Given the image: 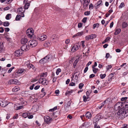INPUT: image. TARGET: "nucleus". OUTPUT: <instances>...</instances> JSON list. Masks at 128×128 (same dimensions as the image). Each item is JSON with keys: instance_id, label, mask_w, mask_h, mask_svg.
Wrapping results in <instances>:
<instances>
[{"instance_id": "1", "label": "nucleus", "mask_w": 128, "mask_h": 128, "mask_svg": "<svg viewBox=\"0 0 128 128\" xmlns=\"http://www.w3.org/2000/svg\"><path fill=\"white\" fill-rule=\"evenodd\" d=\"M52 56L50 54H48L45 57L41 60L39 61L40 63L41 64H44L48 62L49 60L51 58Z\"/></svg>"}, {"instance_id": "2", "label": "nucleus", "mask_w": 128, "mask_h": 128, "mask_svg": "<svg viewBox=\"0 0 128 128\" xmlns=\"http://www.w3.org/2000/svg\"><path fill=\"white\" fill-rule=\"evenodd\" d=\"M34 31L32 29H28L26 31V34L28 37L31 38L33 37L34 36H34L33 34Z\"/></svg>"}, {"instance_id": "3", "label": "nucleus", "mask_w": 128, "mask_h": 128, "mask_svg": "<svg viewBox=\"0 0 128 128\" xmlns=\"http://www.w3.org/2000/svg\"><path fill=\"white\" fill-rule=\"evenodd\" d=\"M19 81L17 79L14 78L11 79L8 82V84H19Z\"/></svg>"}, {"instance_id": "4", "label": "nucleus", "mask_w": 128, "mask_h": 128, "mask_svg": "<svg viewBox=\"0 0 128 128\" xmlns=\"http://www.w3.org/2000/svg\"><path fill=\"white\" fill-rule=\"evenodd\" d=\"M46 35H39L37 37L35 36V38L36 40H39L42 41L45 40L46 38Z\"/></svg>"}, {"instance_id": "5", "label": "nucleus", "mask_w": 128, "mask_h": 128, "mask_svg": "<svg viewBox=\"0 0 128 128\" xmlns=\"http://www.w3.org/2000/svg\"><path fill=\"white\" fill-rule=\"evenodd\" d=\"M39 82L44 85H47L48 83V81L45 78H40L39 79Z\"/></svg>"}, {"instance_id": "6", "label": "nucleus", "mask_w": 128, "mask_h": 128, "mask_svg": "<svg viewBox=\"0 0 128 128\" xmlns=\"http://www.w3.org/2000/svg\"><path fill=\"white\" fill-rule=\"evenodd\" d=\"M44 121L47 124H50L51 122L52 118H50L48 116H46L44 118Z\"/></svg>"}, {"instance_id": "7", "label": "nucleus", "mask_w": 128, "mask_h": 128, "mask_svg": "<svg viewBox=\"0 0 128 128\" xmlns=\"http://www.w3.org/2000/svg\"><path fill=\"white\" fill-rule=\"evenodd\" d=\"M30 44V46L31 47H33L36 46L37 44V42L35 40H33L29 42L28 44Z\"/></svg>"}, {"instance_id": "8", "label": "nucleus", "mask_w": 128, "mask_h": 128, "mask_svg": "<svg viewBox=\"0 0 128 128\" xmlns=\"http://www.w3.org/2000/svg\"><path fill=\"white\" fill-rule=\"evenodd\" d=\"M96 37V34H91L90 35L86 36L85 37V39L86 40H88L89 39H92Z\"/></svg>"}, {"instance_id": "9", "label": "nucleus", "mask_w": 128, "mask_h": 128, "mask_svg": "<svg viewBox=\"0 0 128 128\" xmlns=\"http://www.w3.org/2000/svg\"><path fill=\"white\" fill-rule=\"evenodd\" d=\"M125 112V110L122 108H121L118 112V115H122V116L124 117V113Z\"/></svg>"}, {"instance_id": "10", "label": "nucleus", "mask_w": 128, "mask_h": 128, "mask_svg": "<svg viewBox=\"0 0 128 128\" xmlns=\"http://www.w3.org/2000/svg\"><path fill=\"white\" fill-rule=\"evenodd\" d=\"M52 41L54 43H56L58 40V36L56 35H53L52 37Z\"/></svg>"}, {"instance_id": "11", "label": "nucleus", "mask_w": 128, "mask_h": 128, "mask_svg": "<svg viewBox=\"0 0 128 128\" xmlns=\"http://www.w3.org/2000/svg\"><path fill=\"white\" fill-rule=\"evenodd\" d=\"M120 102H118L114 106V108H117V109H120L122 106V105H123V103H121L120 104Z\"/></svg>"}, {"instance_id": "12", "label": "nucleus", "mask_w": 128, "mask_h": 128, "mask_svg": "<svg viewBox=\"0 0 128 128\" xmlns=\"http://www.w3.org/2000/svg\"><path fill=\"white\" fill-rule=\"evenodd\" d=\"M22 54V52L20 50L16 51L14 52V55L17 56L21 55Z\"/></svg>"}, {"instance_id": "13", "label": "nucleus", "mask_w": 128, "mask_h": 128, "mask_svg": "<svg viewBox=\"0 0 128 128\" xmlns=\"http://www.w3.org/2000/svg\"><path fill=\"white\" fill-rule=\"evenodd\" d=\"M28 1V0H25L24 1V3L25 4L24 6V9H27L30 5L29 3H26Z\"/></svg>"}, {"instance_id": "14", "label": "nucleus", "mask_w": 128, "mask_h": 128, "mask_svg": "<svg viewBox=\"0 0 128 128\" xmlns=\"http://www.w3.org/2000/svg\"><path fill=\"white\" fill-rule=\"evenodd\" d=\"M14 74H15L14 77L16 78L20 76L21 74L18 70L15 71L14 73Z\"/></svg>"}, {"instance_id": "15", "label": "nucleus", "mask_w": 128, "mask_h": 128, "mask_svg": "<svg viewBox=\"0 0 128 128\" xmlns=\"http://www.w3.org/2000/svg\"><path fill=\"white\" fill-rule=\"evenodd\" d=\"M109 100V98H107L106 100H104V102H102L100 105L98 106V108L99 109H101V108L104 106V104L106 102H108V100Z\"/></svg>"}, {"instance_id": "16", "label": "nucleus", "mask_w": 128, "mask_h": 128, "mask_svg": "<svg viewBox=\"0 0 128 128\" xmlns=\"http://www.w3.org/2000/svg\"><path fill=\"white\" fill-rule=\"evenodd\" d=\"M28 41V40L26 38H22V39L21 42L22 44H24L26 43Z\"/></svg>"}, {"instance_id": "17", "label": "nucleus", "mask_w": 128, "mask_h": 128, "mask_svg": "<svg viewBox=\"0 0 128 128\" xmlns=\"http://www.w3.org/2000/svg\"><path fill=\"white\" fill-rule=\"evenodd\" d=\"M70 102L69 101L66 104H65L64 107L66 110H68V108L70 106Z\"/></svg>"}, {"instance_id": "18", "label": "nucleus", "mask_w": 128, "mask_h": 128, "mask_svg": "<svg viewBox=\"0 0 128 128\" xmlns=\"http://www.w3.org/2000/svg\"><path fill=\"white\" fill-rule=\"evenodd\" d=\"M21 49L22 50L24 51L27 50L28 49L27 44H24L21 47Z\"/></svg>"}, {"instance_id": "19", "label": "nucleus", "mask_w": 128, "mask_h": 128, "mask_svg": "<svg viewBox=\"0 0 128 128\" xmlns=\"http://www.w3.org/2000/svg\"><path fill=\"white\" fill-rule=\"evenodd\" d=\"M86 117L88 119H90L92 117V115H91L90 113L89 112H87L85 115Z\"/></svg>"}, {"instance_id": "20", "label": "nucleus", "mask_w": 128, "mask_h": 128, "mask_svg": "<svg viewBox=\"0 0 128 128\" xmlns=\"http://www.w3.org/2000/svg\"><path fill=\"white\" fill-rule=\"evenodd\" d=\"M51 44L50 42V41H48L46 42L44 44V45L46 47H48L50 46Z\"/></svg>"}, {"instance_id": "21", "label": "nucleus", "mask_w": 128, "mask_h": 128, "mask_svg": "<svg viewBox=\"0 0 128 128\" xmlns=\"http://www.w3.org/2000/svg\"><path fill=\"white\" fill-rule=\"evenodd\" d=\"M28 67L30 69L31 68H32L33 69L36 70V69H34L35 66L32 64H29L27 65Z\"/></svg>"}, {"instance_id": "22", "label": "nucleus", "mask_w": 128, "mask_h": 128, "mask_svg": "<svg viewBox=\"0 0 128 128\" xmlns=\"http://www.w3.org/2000/svg\"><path fill=\"white\" fill-rule=\"evenodd\" d=\"M121 29L119 28L117 29L116 30L115 32L114 33V34L115 35H117L118 34H119L120 32Z\"/></svg>"}, {"instance_id": "23", "label": "nucleus", "mask_w": 128, "mask_h": 128, "mask_svg": "<svg viewBox=\"0 0 128 128\" xmlns=\"http://www.w3.org/2000/svg\"><path fill=\"white\" fill-rule=\"evenodd\" d=\"M30 114V113H24L22 114V116L23 117L26 118L28 117Z\"/></svg>"}, {"instance_id": "24", "label": "nucleus", "mask_w": 128, "mask_h": 128, "mask_svg": "<svg viewBox=\"0 0 128 128\" xmlns=\"http://www.w3.org/2000/svg\"><path fill=\"white\" fill-rule=\"evenodd\" d=\"M2 104L1 106L2 107H5L6 106L8 105V104H6V102L4 101H2L1 102Z\"/></svg>"}, {"instance_id": "25", "label": "nucleus", "mask_w": 128, "mask_h": 128, "mask_svg": "<svg viewBox=\"0 0 128 128\" xmlns=\"http://www.w3.org/2000/svg\"><path fill=\"white\" fill-rule=\"evenodd\" d=\"M10 25L9 22L8 21H6L3 22V25L4 26H8Z\"/></svg>"}, {"instance_id": "26", "label": "nucleus", "mask_w": 128, "mask_h": 128, "mask_svg": "<svg viewBox=\"0 0 128 128\" xmlns=\"http://www.w3.org/2000/svg\"><path fill=\"white\" fill-rule=\"evenodd\" d=\"M110 38L109 36H108L105 39V40L103 41L102 43V44H104L106 42H107L110 39Z\"/></svg>"}, {"instance_id": "27", "label": "nucleus", "mask_w": 128, "mask_h": 128, "mask_svg": "<svg viewBox=\"0 0 128 128\" xmlns=\"http://www.w3.org/2000/svg\"><path fill=\"white\" fill-rule=\"evenodd\" d=\"M74 91L73 90H71L70 91H66L65 93V95L67 96L68 94H71Z\"/></svg>"}, {"instance_id": "28", "label": "nucleus", "mask_w": 128, "mask_h": 128, "mask_svg": "<svg viewBox=\"0 0 128 128\" xmlns=\"http://www.w3.org/2000/svg\"><path fill=\"white\" fill-rule=\"evenodd\" d=\"M1 72H2L1 73L2 74H4L6 72V70L5 68H2L1 69Z\"/></svg>"}, {"instance_id": "29", "label": "nucleus", "mask_w": 128, "mask_h": 128, "mask_svg": "<svg viewBox=\"0 0 128 128\" xmlns=\"http://www.w3.org/2000/svg\"><path fill=\"white\" fill-rule=\"evenodd\" d=\"M128 26L126 22H124L122 24V27L123 28H125L126 27Z\"/></svg>"}, {"instance_id": "30", "label": "nucleus", "mask_w": 128, "mask_h": 128, "mask_svg": "<svg viewBox=\"0 0 128 128\" xmlns=\"http://www.w3.org/2000/svg\"><path fill=\"white\" fill-rule=\"evenodd\" d=\"M92 68V71L95 74H96L98 70V68H96L95 67H94V68Z\"/></svg>"}, {"instance_id": "31", "label": "nucleus", "mask_w": 128, "mask_h": 128, "mask_svg": "<svg viewBox=\"0 0 128 128\" xmlns=\"http://www.w3.org/2000/svg\"><path fill=\"white\" fill-rule=\"evenodd\" d=\"M84 3L83 4V7L84 9H86L87 7L88 6V4H86V2H84Z\"/></svg>"}, {"instance_id": "32", "label": "nucleus", "mask_w": 128, "mask_h": 128, "mask_svg": "<svg viewBox=\"0 0 128 128\" xmlns=\"http://www.w3.org/2000/svg\"><path fill=\"white\" fill-rule=\"evenodd\" d=\"M25 96H29L31 95V92L30 91H26L25 93Z\"/></svg>"}, {"instance_id": "33", "label": "nucleus", "mask_w": 128, "mask_h": 128, "mask_svg": "<svg viewBox=\"0 0 128 128\" xmlns=\"http://www.w3.org/2000/svg\"><path fill=\"white\" fill-rule=\"evenodd\" d=\"M84 33L83 32H78L76 34V35L77 36H80L82 35Z\"/></svg>"}, {"instance_id": "34", "label": "nucleus", "mask_w": 128, "mask_h": 128, "mask_svg": "<svg viewBox=\"0 0 128 128\" xmlns=\"http://www.w3.org/2000/svg\"><path fill=\"white\" fill-rule=\"evenodd\" d=\"M21 18V16L20 15L18 14L15 20H19Z\"/></svg>"}, {"instance_id": "35", "label": "nucleus", "mask_w": 128, "mask_h": 128, "mask_svg": "<svg viewBox=\"0 0 128 128\" xmlns=\"http://www.w3.org/2000/svg\"><path fill=\"white\" fill-rule=\"evenodd\" d=\"M99 26V24L98 23H96L95 24L93 25V28L94 29L96 27L97 28H98Z\"/></svg>"}, {"instance_id": "36", "label": "nucleus", "mask_w": 128, "mask_h": 128, "mask_svg": "<svg viewBox=\"0 0 128 128\" xmlns=\"http://www.w3.org/2000/svg\"><path fill=\"white\" fill-rule=\"evenodd\" d=\"M106 75L105 74H101L100 75V77L102 79L104 78L106 76Z\"/></svg>"}, {"instance_id": "37", "label": "nucleus", "mask_w": 128, "mask_h": 128, "mask_svg": "<svg viewBox=\"0 0 128 128\" xmlns=\"http://www.w3.org/2000/svg\"><path fill=\"white\" fill-rule=\"evenodd\" d=\"M97 3L98 4L99 6H100L102 5V0H99L97 2Z\"/></svg>"}, {"instance_id": "38", "label": "nucleus", "mask_w": 128, "mask_h": 128, "mask_svg": "<svg viewBox=\"0 0 128 128\" xmlns=\"http://www.w3.org/2000/svg\"><path fill=\"white\" fill-rule=\"evenodd\" d=\"M124 6V3L123 2H122L120 4V5L119 6V8H122Z\"/></svg>"}, {"instance_id": "39", "label": "nucleus", "mask_w": 128, "mask_h": 128, "mask_svg": "<svg viewBox=\"0 0 128 128\" xmlns=\"http://www.w3.org/2000/svg\"><path fill=\"white\" fill-rule=\"evenodd\" d=\"M61 72V70L60 68H58L57 69L56 71V74L57 75H58L59 74V72Z\"/></svg>"}, {"instance_id": "40", "label": "nucleus", "mask_w": 128, "mask_h": 128, "mask_svg": "<svg viewBox=\"0 0 128 128\" xmlns=\"http://www.w3.org/2000/svg\"><path fill=\"white\" fill-rule=\"evenodd\" d=\"M22 7H21L20 8H18V10L17 12L18 14L20 13V12H21L22 11Z\"/></svg>"}, {"instance_id": "41", "label": "nucleus", "mask_w": 128, "mask_h": 128, "mask_svg": "<svg viewBox=\"0 0 128 128\" xmlns=\"http://www.w3.org/2000/svg\"><path fill=\"white\" fill-rule=\"evenodd\" d=\"M11 15V14H8L6 16V18L7 20H9L10 19L9 17Z\"/></svg>"}, {"instance_id": "42", "label": "nucleus", "mask_w": 128, "mask_h": 128, "mask_svg": "<svg viewBox=\"0 0 128 128\" xmlns=\"http://www.w3.org/2000/svg\"><path fill=\"white\" fill-rule=\"evenodd\" d=\"M84 84L82 83H80L79 85V88L80 89L82 88V87L83 86Z\"/></svg>"}, {"instance_id": "43", "label": "nucleus", "mask_w": 128, "mask_h": 128, "mask_svg": "<svg viewBox=\"0 0 128 128\" xmlns=\"http://www.w3.org/2000/svg\"><path fill=\"white\" fill-rule=\"evenodd\" d=\"M57 107L56 106L54 107V108L52 109H51L49 110V111L50 112H53L54 111L56 110L57 109Z\"/></svg>"}, {"instance_id": "44", "label": "nucleus", "mask_w": 128, "mask_h": 128, "mask_svg": "<svg viewBox=\"0 0 128 128\" xmlns=\"http://www.w3.org/2000/svg\"><path fill=\"white\" fill-rule=\"evenodd\" d=\"M87 19V18L86 17H85L83 18L82 20V22L84 23H85L86 22Z\"/></svg>"}, {"instance_id": "45", "label": "nucleus", "mask_w": 128, "mask_h": 128, "mask_svg": "<svg viewBox=\"0 0 128 128\" xmlns=\"http://www.w3.org/2000/svg\"><path fill=\"white\" fill-rule=\"evenodd\" d=\"M19 89L15 87L13 88L12 89V91L13 92H16L18 91V90Z\"/></svg>"}, {"instance_id": "46", "label": "nucleus", "mask_w": 128, "mask_h": 128, "mask_svg": "<svg viewBox=\"0 0 128 128\" xmlns=\"http://www.w3.org/2000/svg\"><path fill=\"white\" fill-rule=\"evenodd\" d=\"M94 6L96 9L100 7L97 3H96L94 4Z\"/></svg>"}, {"instance_id": "47", "label": "nucleus", "mask_w": 128, "mask_h": 128, "mask_svg": "<svg viewBox=\"0 0 128 128\" xmlns=\"http://www.w3.org/2000/svg\"><path fill=\"white\" fill-rule=\"evenodd\" d=\"M90 14V11H86L84 12V14L86 16H88Z\"/></svg>"}, {"instance_id": "48", "label": "nucleus", "mask_w": 128, "mask_h": 128, "mask_svg": "<svg viewBox=\"0 0 128 128\" xmlns=\"http://www.w3.org/2000/svg\"><path fill=\"white\" fill-rule=\"evenodd\" d=\"M20 73L22 74L24 71V69L23 68H20L18 70Z\"/></svg>"}, {"instance_id": "49", "label": "nucleus", "mask_w": 128, "mask_h": 128, "mask_svg": "<svg viewBox=\"0 0 128 128\" xmlns=\"http://www.w3.org/2000/svg\"><path fill=\"white\" fill-rule=\"evenodd\" d=\"M74 46V48H75V49L76 50V51L79 48V46L75 44Z\"/></svg>"}, {"instance_id": "50", "label": "nucleus", "mask_w": 128, "mask_h": 128, "mask_svg": "<svg viewBox=\"0 0 128 128\" xmlns=\"http://www.w3.org/2000/svg\"><path fill=\"white\" fill-rule=\"evenodd\" d=\"M14 68V67H12L10 68L8 70V73H10L12 71V70Z\"/></svg>"}, {"instance_id": "51", "label": "nucleus", "mask_w": 128, "mask_h": 128, "mask_svg": "<svg viewBox=\"0 0 128 128\" xmlns=\"http://www.w3.org/2000/svg\"><path fill=\"white\" fill-rule=\"evenodd\" d=\"M83 100L84 102H86L87 101V99H86V97L85 96H84L83 97Z\"/></svg>"}, {"instance_id": "52", "label": "nucleus", "mask_w": 128, "mask_h": 128, "mask_svg": "<svg viewBox=\"0 0 128 128\" xmlns=\"http://www.w3.org/2000/svg\"><path fill=\"white\" fill-rule=\"evenodd\" d=\"M82 23H79L78 24V28H80L82 26Z\"/></svg>"}, {"instance_id": "53", "label": "nucleus", "mask_w": 128, "mask_h": 128, "mask_svg": "<svg viewBox=\"0 0 128 128\" xmlns=\"http://www.w3.org/2000/svg\"><path fill=\"white\" fill-rule=\"evenodd\" d=\"M94 6L91 3L89 5V9H90V8H91L92 9H93Z\"/></svg>"}, {"instance_id": "54", "label": "nucleus", "mask_w": 128, "mask_h": 128, "mask_svg": "<svg viewBox=\"0 0 128 128\" xmlns=\"http://www.w3.org/2000/svg\"><path fill=\"white\" fill-rule=\"evenodd\" d=\"M95 76V75L94 74H92L90 76L89 78H93Z\"/></svg>"}, {"instance_id": "55", "label": "nucleus", "mask_w": 128, "mask_h": 128, "mask_svg": "<svg viewBox=\"0 0 128 128\" xmlns=\"http://www.w3.org/2000/svg\"><path fill=\"white\" fill-rule=\"evenodd\" d=\"M3 43H2V44H0V50H2L3 49Z\"/></svg>"}, {"instance_id": "56", "label": "nucleus", "mask_w": 128, "mask_h": 128, "mask_svg": "<svg viewBox=\"0 0 128 128\" xmlns=\"http://www.w3.org/2000/svg\"><path fill=\"white\" fill-rule=\"evenodd\" d=\"M10 29L8 28H6L4 29V30L6 32H8L10 30Z\"/></svg>"}, {"instance_id": "57", "label": "nucleus", "mask_w": 128, "mask_h": 128, "mask_svg": "<svg viewBox=\"0 0 128 128\" xmlns=\"http://www.w3.org/2000/svg\"><path fill=\"white\" fill-rule=\"evenodd\" d=\"M4 31V30L3 27H1L0 28V32L2 33Z\"/></svg>"}, {"instance_id": "58", "label": "nucleus", "mask_w": 128, "mask_h": 128, "mask_svg": "<svg viewBox=\"0 0 128 128\" xmlns=\"http://www.w3.org/2000/svg\"><path fill=\"white\" fill-rule=\"evenodd\" d=\"M114 76V74H110L108 76V78H112Z\"/></svg>"}, {"instance_id": "59", "label": "nucleus", "mask_w": 128, "mask_h": 128, "mask_svg": "<svg viewBox=\"0 0 128 128\" xmlns=\"http://www.w3.org/2000/svg\"><path fill=\"white\" fill-rule=\"evenodd\" d=\"M70 42V40L69 39H67L65 41V42L66 44H68Z\"/></svg>"}, {"instance_id": "60", "label": "nucleus", "mask_w": 128, "mask_h": 128, "mask_svg": "<svg viewBox=\"0 0 128 128\" xmlns=\"http://www.w3.org/2000/svg\"><path fill=\"white\" fill-rule=\"evenodd\" d=\"M110 55V54L109 53H107L106 54L105 58H108Z\"/></svg>"}, {"instance_id": "61", "label": "nucleus", "mask_w": 128, "mask_h": 128, "mask_svg": "<svg viewBox=\"0 0 128 128\" xmlns=\"http://www.w3.org/2000/svg\"><path fill=\"white\" fill-rule=\"evenodd\" d=\"M88 69V67L86 66V67L84 69V72L85 73L86 72Z\"/></svg>"}, {"instance_id": "62", "label": "nucleus", "mask_w": 128, "mask_h": 128, "mask_svg": "<svg viewBox=\"0 0 128 128\" xmlns=\"http://www.w3.org/2000/svg\"><path fill=\"white\" fill-rule=\"evenodd\" d=\"M45 74L44 73H42L40 75V77L41 78L42 77H44V76H45Z\"/></svg>"}, {"instance_id": "63", "label": "nucleus", "mask_w": 128, "mask_h": 128, "mask_svg": "<svg viewBox=\"0 0 128 128\" xmlns=\"http://www.w3.org/2000/svg\"><path fill=\"white\" fill-rule=\"evenodd\" d=\"M84 42H85L84 41H82L81 42L82 43V47H84L85 46L84 44Z\"/></svg>"}, {"instance_id": "64", "label": "nucleus", "mask_w": 128, "mask_h": 128, "mask_svg": "<svg viewBox=\"0 0 128 128\" xmlns=\"http://www.w3.org/2000/svg\"><path fill=\"white\" fill-rule=\"evenodd\" d=\"M40 86L37 85V86H36L34 88V89L35 90H37L40 88Z\"/></svg>"}]
</instances>
